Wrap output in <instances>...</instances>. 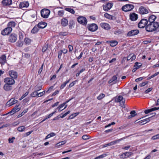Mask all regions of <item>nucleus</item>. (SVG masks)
Here are the masks:
<instances>
[{"label":"nucleus","mask_w":159,"mask_h":159,"mask_svg":"<svg viewBox=\"0 0 159 159\" xmlns=\"http://www.w3.org/2000/svg\"><path fill=\"white\" fill-rule=\"evenodd\" d=\"M138 15L135 13H132L129 15L130 19L132 21L136 20L138 19Z\"/></svg>","instance_id":"dca6fc26"},{"label":"nucleus","mask_w":159,"mask_h":159,"mask_svg":"<svg viewBox=\"0 0 159 159\" xmlns=\"http://www.w3.org/2000/svg\"><path fill=\"white\" fill-rule=\"evenodd\" d=\"M76 116V114L74 113L72 114L69 116V119H72Z\"/></svg>","instance_id":"680f3d73"},{"label":"nucleus","mask_w":159,"mask_h":159,"mask_svg":"<svg viewBox=\"0 0 159 159\" xmlns=\"http://www.w3.org/2000/svg\"><path fill=\"white\" fill-rule=\"evenodd\" d=\"M117 77L116 75L114 76L109 81V83H111L112 82H113V83L115 84L117 82L116 80Z\"/></svg>","instance_id":"bb28decb"},{"label":"nucleus","mask_w":159,"mask_h":159,"mask_svg":"<svg viewBox=\"0 0 159 159\" xmlns=\"http://www.w3.org/2000/svg\"><path fill=\"white\" fill-rule=\"evenodd\" d=\"M150 118V117H148L147 118H146L145 119L140 121L139 122V125H143L146 123L148 122L149 121H150V120L149 119Z\"/></svg>","instance_id":"a878e982"},{"label":"nucleus","mask_w":159,"mask_h":159,"mask_svg":"<svg viewBox=\"0 0 159 159\" xmlns=\"http://www.w3.org/2000/svg\"><path fill=\"white\" fill-rule=\"evenodd\" d=\"M134 7L133 5L131 4H126L122 7V10L124 11L127 12L132 10Z\"/></svg>","instance_id":"39448f33"},{"label":"nucleus","mask_w":159,"mask_h":159,"mask_svg":"<svg viewBox=\"0 0 159 159\" xmlns=\"http://www.w3.org/2000/svg\"><path fill=\"white\" fill-rule=\"evenodd\" d=\"M17 102V100H15L14 98H12L8 101L7 102V103L9 102L8 105H9V106H10L16 103Z\"/></svg>","instance_id":"4be33fe9"},{"label":"nucleus","mask_w":159,"mask_h":159,"mask_svg":"<svg viewBox=\"0 0 159 159\" xmlns=\"http://www.w3.org/2000/svg\"><path fill=\"white\" fill-rule=\"evenodd\" d=\"M107 156V154H106L105 153L101 155L98 156V157H95L94 158V159H100V158H102L105 157L106 156Z\"/></svg>","instance_id":"58836bf2"},{"label":"nucleus","mask_w":159,"mask_h":159,"mask_svg":"<svg viewBox=\"0 0 159 159\" xmlns=\"http://www.w3.org/2000/svg\"><path fill=\"white\" fill-rule=\"evenodd\" d=\"M157 17L155 15H151L150 16L148 19V23H154V22H157L155 21Z\"/></svg>","instance_id":"f3484780"},{"label":"nucleus","mask_w":159,"mask_h":159,"mask_svg":"<svg viewBox=\"0 0 159 159\" xmlns=\"http://www.w3.org/2000/svg\"><path fill=\"white\" fill-rule=\"evenodd\" d=\"M66 143V141L64 140V141H62L61 142H59L58 143H57V145L58 146H61V145H62L65 144Z\"/></svg>","instance_id":"c03bdc74"},{"label":"nucleus","mask_w":159,"mask_h":159,"mask_svg":"<svg viewBox=\"0 0 159 159\" xmlns=\"http://www.w3.org/2000/svg\"><path fill=\"white\" fill-rule=\"evenodd\" d=\"M118 43L116 41H111L110 45L112 47H113L116 45Z\"/></svg>","instance_id":"4c0bfd02"},{"label":"nucleus","mask_w":159,"mask_h":159,"mask_svg":"<svg viewBox=\"0 0 159 159\" xmlns=\"http://www.w3.org/2000/svg\"><path fill=\"white\" fill-rule=\"evenodd\" d=\"M4 82L6 84L12 86L15 83L14 80L10 77L6 78L4 79Z\"/></svg>","instance_id":"423d86ee"},{"label":"nucleus","mask_w":159,"mask_h":159,"mask_svg":"<svg viewBox=\"0 0 159 159\" xmlns=\"http://www.w3.org/2000/svg\"><path fill=\"white\" fill-rule=\"evenodd\" d=\"M76 81L73 82L71 83L69 85V88H71L73 87L75 84V82Z\"/></svg>","instance_id":"0e129e2a"},{"label":"nucleus","mask_w":159,"mask_h":159,"mask_svg":"<svg viewBox=\"0 0 159 159\" xmlns=\"http://www.w3.org/2000/svg\"><path fill=\"white\" fill-rule=\"evenodd\" d=\"M63 53V51L62 50H60L58 52V58L59 59H60L61 57V55Z\"/></svg>","instance_id":"4d7b16f0"},{"label":"nucleus","mask_w":159,"mask_h":159,"mask_svg":"<svg viewBox=\"0 0 159 159\" xmlns=\"http://www.w3.org/2000/svg\"><path fill=\"white\" fill-rule=\"evenodd\" d=\"M70 111H68L66 113H65L62 116H59L60 118H63L65 116H66V115H68V114H69L70 113Z\"/></svg>","instance_id":"5fc2aeb1"},{"label":"nucleus","mask_w":159,"mask_h":159,"mask_svg":"<svg viewBox=\"0 0 159 159\" xmlns=\"http://www.w3.org/2000/svg\"><path fill=\"white\" fill-rule=\"evenodd\" d=\"M31 96L32 97H36L37 96H38V92L35 90L33 93H32L30 94Z\"/></svg>","instance_id":"e433bc0d"},{"label":"nucleus","mask_w":159,"mask_h":159,"mask_svg":"<svg viewBox=\"0 0 159 159\" xmlns=\"http://www.w3.org/2000/svg\"><path fill=\"white\" fill-rule=\"evenodd\" d=\"M129 136H128L126 137H124L114 141H113L112 142L114 144V145L116 143H119L120 141L123 140L124 139H125L126 138H128Z\"/></svg>","instance_id":"7c9ffc66"},{"label":"nucleus","mask_w":159,"mask_h":159,"mask_svg":"<svg viewBox=\"0 0 159 159\" xmlns=\"http://www.w3.org/2000/svg\"><path fill=\"white\" fill-rule=\"evenodd\" d=\"M133 154V153L131 152H126L122 154V156H124V157H122V158L123 159L126 158L131 156Z\"/></svg>","instance_id":"5701e85b"},{"label":"nucleus","mask_w":159,"mask_h":159,"mask_svg":"<svg viewBox=\"0 0 159 159\" xmlns=\"http://www.w3.org/2000/svg\"><path fill=\"white\" fill-rule=\"evenodd\" d=\"M139 33L138 30H134L129 31L127 34L128 36L130 37L137 34Z\"/></svg>","instance_id":"9b49d317"},{"label":"nucleus","mask_w":159,"mask_h":159,"mask_svg":"<svg viewBox=\"0 0 159 159\" xmlns=\"http://www.w3.org/2000/svg\"><path fill=\"white\" fill-rule=\"evenodd\" d=\"M61 23L62 26H66L68 24V21L66 19L64 18L61 20Z\"/></svg>","instance_id":"393cba45"},{"label":"nucleus","mask_w":159,"mask_h":159,"mask_svg":"<svg viewBox=\"0 0 159 159\" xmlns=\"http://www.w3.org/2000/svg\"><path fill=\"white\" fill-rule=\"evenodd\" d=\"M25 127L24 126H22L19 127L17 128L18 131L20 132H22L25 130Z\"/></svg>","instance_id":"c9c22d12"},{"label":"nucleus","mask_w":159,"mask_h":159,"mask_svg":"<svg viewBox=\"0 0 159 159\" xmlns=\"http://www.w3.org/2000/svg\"><path fill=\"white\" fill-rule=\"evenodd\" d=\"M23 38V36L21 33H20L19 34V40H22Z\"/></svg>","instance_id":"13d9d810"},{"label":"nucleus","mask_w":159,"mask_h":159,"mask_svg":"<svg viewBox=\"0 0 159 159\" xmlns=\"http://www.w3.org/2000/svg\"><path fill=\"white\" fill-rule=\"evenodd\" d=\"M50 13V11L47 9H43L41 11V16L44 18H48Z\"/></svg>","instance_id":"7ed1b4c3"},{"label":"nucleus","mask_w":159,"mask_h":159,"mask_svg":"<svg viewBox=\"0 0 159 159\" xmlns=\"http://www.w3.org/2000/svg\"><path fill=\"white\" fill-rule=\"evenodd\" d=\"M145 29L147 31L149 32L155 31L158 32H159L158 23H148L145 27Z\"/></svg>","instance_id":"f257e3e1"},{"label":"nucleus","mask_w":159,"mask_h":159,"mask_svg":"<svg viewBox=\"0 0 159 159\" xmlns=\"http://www.w3.org/2000/svg\"><path fill=\"white\" fill-rule=\"evenodd\" d=\"M42 88V86H39L38 85H37L35 87V90L37 91L38 92L39 90H40Z\"/></svg>","instance_id":"a18cd8bd"},{"label":"nucleus","mask_w":159,"mask_h":159,"mask_svg":"<svg viewBox=\"0 0 159 159\" xmlns=\"http://www.w3.org/2000/svg\"><path fill=\"white\" fill-rule=\"evenodd\" d=\"M65 10L71 13L72 14H74L75 13V11L72 9L70 8H66Z\"/></svg>","instance_id":"2f4dec72"},{"label":"nucleus","mask_w":159,"mask_h":159,"mask_svg":"<svg viewBox=\"0 0 159 159\" xmlns=\"http://www.w3.org/2000/svg\"><path fill=\"white\" fill-rule=\"evenodd\" d=\"M43 64L41 66L40 68V69H39V71H38V74H40L41 72H42L43 68Z\"/></svg>","instance_id":"e2e57ef3"},{"label":"nucleus","mask_w":159,"mask_h":159,"mask_svg":"<svg viewBox=\"0 0 159 159\" xmlns=\"http://www.w3.org/2000/svg\"><path fill=\"white\" fill-rule=\"evenodd\" d=\"M16 25L14 21H10L7 24V26L9 28H12V27H14Z\"/></svg>","instance_id":"c85d7f7f"},{"label":"nucleus","mask_w":159,"mask_h":159,"mask_svg":"<svg viewBox=\"0 0 159 159\" xmlns=\"http://www.w3.org/2000/svg\"><path fill=\"white\" fill-rule=\"evenodd\" d=\"M113 6V4L111 3H108L105 5L103 6V10L105 11H108L110 10Z\"/></svg>","instance_id":"4468645a"},{"label":"nucleus","mask_w":159,"mask_h":159,"mask_svg":"<svg viewBox=\"0 0 159 159\" xmlns=\"http://www.w3.org/2000/svg\"><path fill=\"white\" fill-rule=\"evenodd\" d=\"M24 41L25 43L27 45L29 44L31 42L30 39L28 38H25V39Z\"/></svg>","instance_id":"ea45409f"},{"label":"nucleus","mask_w":159,"mask_h":159,"mask_svg":"<svg viewBox=\"0 0 159 159\" xmlns=\"http://www.w3.org/2000/svg\"><path fill=\"white\" fill-rule=\"evenodd\" d=\"M139 12L141 14H146L148 13V9L143 6H141L139 8Z\"/></svg>","instance_id":"f8f14e48"},{"label":"nucleus","mask_w":159,"mask_h":159,"mask_svg":"<svg viewBox=\"0 0 159 159\" xmlns=\"http://www.w3.org/2000/svg\"><path fill=\"white\" fill-rule=\"evenodd\" d=\"M2 4L5 6H9L12 4L11 0H3L2 1Z\"/></svg>","instance_id":"aec40b11"},{"label":"nucleus","mask_w":159,"mask_h":159,"mask_svg":"<svg viewBox=\"0 0 159 159\" xmlns=\"http://www.w3.org/2000/svg\"><path fill=\"white\" fill-rule=\"evenodd\" d=\"M152 88H148V89L145 90L144 92V93L146 94H147L148 93L150 92L151 91L152 89Z\"/></svg>","instance_id":"864d4df0"},{"label":"nucleus","mask_w":159,"mask_h":159,"mask_svg":"<svg viewBox=\"0 0 159 159\" xmlns=\"http://www.w3.org/2000/svg\"><path fill=\"white\" fill-rule=\"evenodd\" d=\"M12 28H9L7 26V27L5 28L2 31L1 34L3 35H5L10 34L12 31Z\"/></svg>","instance_id":"1a4fd4ad"},{"label":"nucleus","mask_w":159,"mask_h":159,"mask_svg":"<svg viewBox=\"0 0 159 159\" xmlns=\"http://www.w3.org/2000/svg\"><path fill=\"white\" fill-rule=\"evenodd\" d=\"M158 139H159V134L153 136L152 138V139L153 140H155Z\"/></svg>","instance_id":"de8ad7c7"},{"label":"nucleus","mask_w":159,"mask_h":159,"mask_svg":"<svg viewBox=\"0 0 159 159\" xmlns=\"http://www.w3.org/2000/svg\"><path fill=\"white\" fill-rule=\"evenodd\" d=\"M142 64L140 63H139L138 62H136L135 63L134 67H136L138 68V69H139L142 66Z\"/></svg>","instance_id":"72a5a7b5"},{"label":"nucleus","mask_w":159,"mask_h":159,"mask_svg":"<svg viewBox=\"0 0 159 159\" xmlns=\"http://www.w3.org/2000/svg\"><path fill=\"white\" fill-rule=\"evenodd\" d=\"M29 6V3L27 1H25L20 2L19 5L20 8H27Z\"/></svg>","instance_id":"a211bd4d"},{"label":"nucleus","mask_w":159,"mask_h":159,"mask_svg":"<svg viewBox=\"0 0 159 159\" xmlns=\"http://www.w3.org/2000/svg\"><path fill=\"white\" fill-rule=\"evenodd\" d=\"M115 102H119L120 103V106L123 108L125 107V99L122 96L119 95L117 96L114 98Z\"/></svg>","instance_id":"f03ea898"},{"label":"nucleus","mask_w":159,"mask_h":159,"mask_svg":"<svg viewBox=\"0 0 159 159\" xmlns=\"http://www.w3.org/2000/svg\"><path fill=\"white\" fill-rule=\"evenodd\" d=\"M77 20L79 23L83 25H86L87 23V20L85 17L84 16H79L77 18Z\"/></svg>","instance_id":"0eeeda50"},{"label":"nucleus","mask_w":159,"mask_h":159,"mask_svg":"<svg viewBox=\"0 0 159 159\" xmlns=\"http://www.w3.org/2000/svg\"><path fill=\"white\" fill-rule=\"evenodd\" d=\"M70 80L69 79L68 80L66 81L64 83L62 84L60 86V89H63L66 86V84L69 82Z\"/></svg>","instance_id":"473e14b6"},{"label":"nucleus","mask_w":159,"mask_h":159,"mask_svg":"<svg viewBox=\"0 0 159 159\" xmlns=\"http://www.w3.org/2000/svg\"><path fill=\"white\" fill-rule=\"evenodd\" d=\"M73 98H72L71 99H69L67 101H66V102L63 103V104L60 105L57 108V109H58V110L59 111H61L62 110H63L67 107V105H66L65 107V108L62 109H61V108H62L67 103H68Z\"/></svg>","instance_id":"ddd939ff"},{"label":"nucleus","mask_w":159,"mask_h":159,"mask_svg":"<svg viewBox=\"0 0 159 159\" xmlns=\"http://www.w3.org/2000/svg\"><path fill=\"white\" fill-rule=\"evenodd\" d=\"M23 44V43L22 40H19L16 43V45L18 46L21 47Z\"/></svg>","instance_id":"79ce46f5"},{"label":"nucleus","mask_w":159,"mask_h":159,"mask_svg":"<svg viewBox=\"0 0 159 159\" xmlns=\"http://www.w3.org/2000/svg\"><path fill=\"white\" fill-rule=\"evenodd\" d=\"M28 111V109L24 110L23 111H22V113H21V116H22L23 115H24L25 113L27 112Z\"/></svg>","instance_id":"69168bd1"},{"label":"nucleus","mask_w":159,"mask_h":159,"mask_svg":"<svg viewBox=\"0 0 159 159\" xmlns=\"http://www.w3.org/2000/svg\"><path fill=\"white\" fill-rule=\"evenodd\" d=\"M105 97V95L102 93H101L97 98L98 100H101Z\"/></svg>","instance_id":"f704fd0d"},{"label":"nucleus","mask_w":159,"mask_h":159,"mask_svg":"<svg viewBox=\"0 0 159 159\" xmlns=\"http://www.w3.org/2000/svg\"><path fill=\"white\" fill-rule=\"evenodd\" d=\"M29 93V92H26L24 94L22 97L20 98V100H21L23 98H24L27 95H28Z\"/></svg>","instance_id":"09e8293b"},{"label":"nucleus","mask_w":159,"mask_h":159,"mask_svg":"<svg viewBox=\"0 0 159 159\" xmlns=\"http://www.w3.org/2000/svg\"><path fill=\"white\" fill-rule=\"evenodd\" d=\"M6 56L5 55H2L0 57V62L2 64H4L6 61Z\"/></svg>","instance_id":"cd10ccee"},{"label":"nucleus","mask_w":159,"mask_h":159,"mask_svg":"<svg viewBox=\"0 0 159 159\" xmlns=\"http://www.w3.org/2000/svg\"><path fill=\"white\" fill-rule=\"evenodd\" d=\"M82 138L83 139L86 140L89 139V136L87 135H84L83 136Z\"/></svg>","instance_id":"3c124183"},{"label":"nucleus","mask_w":159,"mask_h":159,"mask_svg":"<svg viewBox=\"0 0 159 159\" xmlns=\"http://www.w3.org/2000/svg\"><path fill=\"white\" fill-rule=\"evenodd\" d=\"M48 44H46L42 48V51L43 52H45L48 48Z\"/></svg>","instance_id":"a19ab883"},{"label":"nucleus","mask_w":159,"mask_h":159,"mask_svg":"<svg viewBox=\"0 0 159 159\" xmlns=\"http://www.w3.org/2000/svg\"><path fill=\"white\" fill-rule=\"evenodd\" d=\"M39 30L38 25L37 26H35L31 31V32L33 34L36 33Z\"/></svg>","instance_id":"c756f323"},{"label":"nucleus","mask_w":159,"mask_h":159,"mask_svg":"<svg viewBox=\"0 0 159 159\" xmlns=\"http://www.w3.org/2000/svg\"><path fill=\"white\" fill-rule=\"evenodd\" d=\"M104 16L106 17V18H107L109 19H110L111 16V15L109 14H108L107 13H106L104 14Z\"/></svg>","instance_id":"6e6d98bb"},{"label":"nucleus","mask_w":159,"mask_h":159,"mask_svg":"<svg viewBox=\"0 0 159 159\" xmlns=\"http://www.w3.org/2000/svg\"><path fill=\"white\" fill-rule=\"evenodd\" d=\"M3 88L6 91H9L12 89V86L11 85L5 84L4 85Z\"/></svg>","instance_id":"412c9836"},{"label":"nucleus","mask_w":159,"mask_h":159,"mask_svg":"<svg viewBox=\"0 0 159 159\" xmlns=\"http://www.w3.org/2000/svg\"><path fill=\"white\" fill-rule=\"evenodd\" d=\"M58 15L60 16H62L64 15V11L63 10L59 11L58 12Z\"/></svg>","instance_id":"603ef678"},{"label":"nucleus","mask_w":159,"mask_h":159,"mask_svg":"<svg viewBox=\"0 0 159 159\" xmlns=\"http://www.w3.org/2000/svg\"><path fill=\"white\" fill-rule=\"evenodd\" d=\"M38 25L39 28L43 29L46 26L47 24L46 23L41 21L38 23Z\"/></svg>","instance_id":"b1692460"},{"label":"nucleus","mask_w":159,"mask_h":159,"mask_svg":"<svg viewBox=\"0 0 159 159\" xmlns=\"http://www.w3.org/2000/svg\"><path fill=\"white\" fill-rule=\"evenodd\" d=\"M148 83V82H142V83H140L139 84V85L140 87H143V86H145V85H146Z\"/></svg>","instance_id":"bf43d9fd"},{"label":"nucleus","mask_w":159,"mask_h":159,"mask_svg":"<svg viewBox=\"0 0 159 159\" xmlns=\"http://www.w3.org/2000/svg\"><path fill=\"white\" fill-rule=\"evenodd\" d=\"M88 28L89 30L93 32L97 30L98 26L97 25L95 24H92L89 25Z\"/></svg>","instance_id":"9d476101"},{"label":"nucleus","mask_w":159,"mask_h":159,"mask_svg":"<svg viewBox=\"0 0 159 159\" xmlns=\"http://www.w3.org/2000/svg\"><path fill=\"white\" fill-rule=\"evenodd\" d=\"M100 25L102 28L104 29L105 30H108L110 29V28L109 25L107 23H101L100 24Z\"/></svg>","instance_id":"6ab92c4d"},{"label":"nucleus","mask_w":159,"mask_h":159,"mask_svg":"<svg viewBox=\"0 0 159 159\" xmlns=\"http://www.w3.org/2000/svg\"><path fill=\"white\" fill-rule=\"evenodd\" d=\"M9 74L11 78L12 79H16L17 78V73L14 70L9 71Z\"/></svg>","instance_id":"2eb2a0df"},{"label":"nucleus","mask_w":159,"mask_h":159,"mask_svg":"<svg viewBox=\"0 0 159 159\" xmlns=\"http://www.w3.org/2000/svg\"><path fill=\"white\" fill-rule=\"evenodd\" d=\"M148 23V20L145 19L141 20L138 24V26L139 28H143L146 27Z\"/></svg>","instance_id":"20e7f679"},{"label":"nucleus","mask_w":159,"mask_h":159,"mask_svg":"<svg viewBox=\"0 0 159 159\" xmlns=\"http://www.w3.org/2000/svg\"><path fill=\"white\" fill-rule=\"evenodd\" d=\"M45 91H43V92L38 93V96L39 97H41L43 95V94L45 93Z\"/></svg>","instance_id":"052dcab7"},{"label":"nucleus","mask_w":159,"mask_h":159,"mask_svg":"<svg viewBox=\"0 0 159 159\" xmlns=\"http://www.w3.org/2000/svg\"><path fill=\"white\" fill-rule=\"evenodd\" d=\"M19 105H16V106L14 107L13 109L16 112L18 111L20 109V107H18Z\"/></svg>","instance_id":"37998d69"},{"label":"nucleus","mask_w":159,"mask_h":159,"mask_svg":"<svg viewBox=\"0 0 159 159\" xmlns=\"http://www.w3.org/2000/svg\"><path fill=\"white\" fill-rule=\"evenodd\" d=\"M130 114L133 117H134L137 115V114H136V112L134 110L131 111L130 112Z\"/></svg>","instance_id":"49530a36"},{"label":"nucleus","mask_w":159,"mask_h":159,"mask_svg":"<svg viewBox=\"0 0 159 159\" xmlns=\"http://www.w3.org/2000/svg\"><path fill=\"white\" fill-rule=\"evenodd\" d=\"M15 139V137H12L11 138L8 139L9 142L10 143H13V140Z\"/></svg>","instance_id":"8fccbe9b"},{"label":"nucleus","mask_w":159,"mask_h":159,"mask_svg":"<svg viewBox=\"0 0 159 159\" xmlns=\"http://www.w3.org/2000/svg\"><path fill=\"white\" fill-rule=\"evenodd\" d=\"M68 48H69V52H71L72 51L73 49V47L71 45H69L68 46Z\"/></svg>","instance_id":"338daca9"},{"label":"nucleus","mask_w":159,"mask_h":159,"mask_svg":"<svg viewBox=\"0 0 159 159\" xmlns=\"http://www.w3.org/2000/svg\"><path fill=\"white\" fill-rule=\"evenodd\" d=\"M59 92V91L58 90H56L54 92L52 95V96H54L56 95L57 94H58Z\"/></svg>","instance_id":"774afa93"},{"label":"nucleus","mask_w":159,"mask_h":159,"mask_svg":"<svg viewBox=\"0 0 159 159\" xmlns=\"http://www.w3.org/2000/svg\"><path fill=\"white\" fill-rule=\"evenodd\" d=\"M17 39V35L16 34L14 33H12L9 37L8 41L11 43L15 42Z\"/></svg>","instance_id":"6e6552de"}]
</instances>
